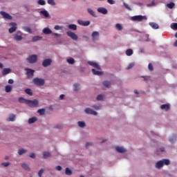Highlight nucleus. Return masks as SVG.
Segmentation results:
<instances>
[{
    "mask_svg": "<svg viewBox=\"0 0 177 177\" xmlns=\"http://www.w3.org/2000/svg\"><path fill=\"white\" fill-rule=\"evenodd\" d=\"M30 158H35V153H30Z\"/></svg>",
    "mask_w": 177,
    "mask_h": 177,
    "instance_id": "nucleus-60",
    "label": "nucleus"
},
{
    "mask_svg": "<svg viewBox=\"0 0 177 177\" xmlns=\"http://www.w3.org/2000/svg\"><path fill=\"white\" fill-rule=\"evenodd\" d=\"M167 8H169V9H174V8L175 7V3L173 2H171L167 4Z\"/></svg>",
    "mask_w": 177,
    "mask_h": 177,
    "instance_id": "nucleus-34",
    "label": "nucleus"
},
{
    "mask_svg": "<svg viewBox=\"0 0 177 177\" xmlns=\"http://www.w3.org/2000/svg\"><path fill=\"white\" fill-rule=\"evenodd\" d=\"M73 89L74 91H80V85L78 84H75L73 85Z\"/></svg>",
    "mask_w": 177,
    "mask_h": 177,
    "instance_id": "nucleus-46",
    "label": "nucleus"
},
{
    "mask_svg": "<svg viewBox=\"0 0 177 177\" xmlns=\"http://www.w3.org/2000/svg\"><path fill=\"white\" fill-rule=\"evenodd\" d=\"M27 101H28V100H26L24 97H19L18 100L19 103H26V104H27Z\"/></svg>",
    "mask_w": 177,
    "mask_h": 177,
    "instance_id": "nucleus-32",
    "label": "nucleus"
},
{
    "mask_svg": "<svg viewBox=\"0 0 177 177\" xmlns=\"http://www.w3.org/2000/svg\"><path fill=\"white\" fill-rule=\"evenodd\" d=\"M97 100H103V95H98L97 96Z\"/></svg>",
    "mask_w": 177,
    "mask_h": 177,
    "instance_id": "nucleus-53",
    "label": "nucleus"
},
{
    "mask_svg": "<svg viewBox=\"0 0 177 177\" xmlns=\"http://www.w3.org/2000/svg\"><path fill=\"white\" fill-rule=\"evenodd\" d=\"M10 26H12V27H11L10 29H9V32L10 34H12L13 32H15V31H16V30H17V24L15 22H11L10 23Z\"/></svg>",
    "mask_w": 177,
    "mask_h": 177,
    "instance_id": "nucleus-7",
    "label": "nucleus"
},
{
    "mask_svg": "<svg viewBox=\"0 0 177 177\" xmlns=\"http://www.w3.org/2000/svg\"><path fill=\"white\" fill-rule=\"evenodd\" d=\"M160 109L162 110H165L166 111H168V110H169V104H162L160 106Z\"/></svg>",
    "mask_w": 177,
    "mask_h": 177,
    "instance_id": "nucleus-19",
    "label": "nucleus"
},
{
    "mask_svg": "<svg viewBox=\"0 0 177 177\" xmlns=\"http://www.w3.org/2000/svg\"><path fill=\"white\" fill-rule=\"evenodd\" d=\"M91 71H92L93 74H94V75H103V72L96 71L95 68H93L91 70Z\"/></svg>",
    "mask_w": 177,
    "mask_h": 177,
    "instance_id": "nucleus-18",
    "label": "nucleus"
},
{
    "mask_svg": "<svg viewBox=\"0 0 177 177\" xmlns=\"http://www.w3.org/2000/svg\"><path fill=\"white\" fill-rule=\"evenodd\" d=\"M25 92L27 95H29L30 96H32V91L30 88L25 89Z\"/></svg>",
    "mask_w": 177,
    "mask_h": 177,
    "instance_id": "nucleus-35",
    "label": "nucleus"
},
{
    "mask_svg": "<svg viewBox=\"0 0 177 177\" xmlns=\"http://www.w3.org/2000/svg\"><path fill=\"white\" fill-rule=\"evenodd\" d=\"M14 82H15V81L13 80H12V79H10L8 80V84H14Z\"/></svg>",
    "mask_w": 177,
    "mask_h": 177,
    "instance_id": "nucleus-61",
    "label": "nucleus"
},
{
    "mask_svg": "<svg viewBox=\"0 0 177 177\" xmlns=\"http://www.w3.org/2000/svg\"><path fill=\"white\" fill-rule=\"evenodd\" d=\"M43 157H44V158H48L50 157V153L44 152Z\"/></svg>",
    "mask_w": 177,
    "mask_h": 177,
    "instance_id": "nucleus-39",
    "label": "nucleus"
},
{
    "mask_svg": "<svg viewBox=\"0 0 177 177\" xmlns=\"http://www.w3.org/2000/svg\"><path fill=\"white\" fill-rule=\"evenodd\" d=\"M133 21H143V20H147V17L143 15H136L131 17Z\"/></svg>",
    "mask_w": 177,
    "mask_h": 177,
    "instance_id": "nucleus-2",
    "label": "nucleus"
},
{
    "mask_svg": "<svg viewBox=\"0 0 177 177\" xmlns=\"http://www.w3.org/2000/svg\"><path fill=\"white\" fill-rule=\"evenodd\" d=\"M77 124H78V126L80 127V128H85V127H86V124L84 123V122H83V121H80V122H77Z\"/></svg>",
    "mask_w": 177,
    "mask_h": 177,
    "instance_id": "nucleus-31",
    "label": "nucleus"
},
{
    "mask_svg": "<svg viewBox=\"0 0 177 177\" xmlns=\"http://www.w3.org/2000/svg\"><path fill=\"white\" fill-rule=\"evenodd\" d=\"M103 85H104V86H106V88H110L111 83H110V82H109V81H104L103 82Z\"/></svg>",
    "mask_w": 177,
    "mask_h": 177,
    "instance_id": "nucleus-33",
    "label": "nucleus"
},
{
    "mask_svg": "<svg viewBox=\"0 0 177 177\" xmlns=\"http://www.w3.org/2000/svg\"><path fill=\"white\" fill-rule=\"evenodd\" d=\"M24 30L27 32H29V34H32V31L31 30V28H30L29 27H25Z\"/></svg>",
    "mask_w": 177,
    "mask_h": 177,
    "instance_id": "nucleus-47",
    "label": "nucleus"
},
{
    "mask_svg": "<svg viewBox=\"0 0 177 177\" xmlns=\"http://www.w3.org/2000/svg\"><path fill=\"white\" fill-rule=\"evenodd\" d=\"M37 3L44 6V5L46 4V2L45 1V0H38Z\"/></svg>",
    "mask_w": 177,
    "mask_h": 177,
    "instance_id": "nucleus-44",
    "label": "nucleus"
},
{
    "mask_svg": "<svg viewBox=\"0 0 177 177\" xmlns=\"http://www.w3.org/2000/svg\"><path fill=\"white\" fill-rule=\"evenodd\" d=\"M52 64V59H46L42 62L43 67H49Z\"/></svg>",
    "mask_w": 177,
    "mask_h": 177,
    "instance_id": "nucleus-9",
    "label": "nucleus"
},
{
    "mask_svg": "<svg viewBox=\"0 0 177 177\" xmlns=\"http://www.w3.org/2000/svg\"><path fill=\"white\" fill-rule=\"evenodd\" d=\"M33 83L37 86H43V85H45V80L35 77L33 79Z\"/></svg>",
    "mask_w": 177,
    "mask_h": 177,
    "instance_id": "nucleus-1",
    "label": "nucleus"
},
{
    "mask_svg": "<svg viewBox=\"0 0 177 177\" xmlns=\"http://www.w3.org/2000/svg\"><path fill=\"white\" fill-rule=\"evenodd\" d=\"M55 30H62V26H59V25H57L55 26Z\"/></svg>",
    "mask_w": 177,
    "mask_h": 177,
    "instance_id": "nucleus-57",
    "label": "nucleus"
},
{
    "mask_svg": "<svg viewBox=\"0 0 177 177\" xmlns=\"http://www.w3.org/2000/svg\"><path fill=\"white\" fill-rule=\"evenodd\" d=\"M68 28L70 30H73L74 31H75V30H77V25H75V24H70V25H68Z\"/></svg>",
    "mask_w": 177,
    "mask_h": 177,
    "instance_id": "nucleus-29",
    "label": "nucleus"
},
{
    "mask_svg": "<svg viewBox=\"0 0 177 177\" xmlns=\"http://www.w3.org/2000/svg\"><path fill=\"white\" fill-rule=\"evenodd\" d=\"M126 55L127 56H132L133 55V50L132 49H127L126 50Z\"/></svg>",
    "mask_w": 177,
    "mask_h": 177,
    "instance_id": "nucleus-27",
    "label": "nucleus"
},
{
    "mask_svg": "<svg viewBox=\"0 0 177 177\" xmlns=\"http://www.w3.org/2000/svg\"><path fill=\"white\" fill-rule=\"evenodd\" d=\"M40 39H42V37H41L39 36H35L32 37V42H35L37 41H40Z\"/></svg>",
    "mask_w": 177,
    "mask_h": 177,
    "instance_id": "nucleus-28",
    "label": "nucleus"
},
{
    "mask_svg": "<svg viewBox=\"0 0 177 177\" xmlns=\"http://www.w3.org/2000/svg\"><path fill=\"white\" fill-rule=\"evenodd\" d=\"M108 3H110V5H114L115 3V1L113 0H107Z\"/></svg>",
    "mask_w": 177,
    "mask_h": 177,
    "instance_id": "nucleus-55",
    "label": "nucleus"
},
{
    "mask_svg": "<svg viewBox=\"0 0 177 177\" xmlns=\"http://www.w3.org/2000/svg\"><path fill=\"white\" fill-rule=\"evenodd\" d=\"M91 36L93 41H97V39L99 38V32H93Z\"/></svg>",
    "mask_w": 177,
    "mask_h": 177,
    "instance_id": "nucleus-16",
    "label": "nucleus"
},
{
    "mask_svg": "<svg viewBox=\"0 0 177 177\" xmlns=\"http://www.w3.org/2000/svg\"><path fill=\"white\" fill-rule=\"evenodd\" d=\"M27 60L31 64L36 63L37 60H38V57L36 55H32L27 58Z\"/></svg>",
    "mask_w": 177,
    "mask_h": 177,
    "instance_id": "nucleus-4",
    "label": "nucleus"
},
{
    "mask_svg": "<svg viewBox=\"0 0 177 177\" xmlns=\"http://www.w3.org/2000/svg\"><path fill=\"white\" fill-rule=\"evenodd\" d=\"M8 122H13L14 121H16V115L11 113L8 118H7Z\"/></svg>",
    "mask_w": 177,
    "mask_h": 177,
    "instance_id": "nucleus-14",
    "label": "nucleus"
},
{
    "mask_svg": "<svg viewBox=\"0 0 177 177\" xmlns=\"http://www.w3.org/2000/svg\"><path fill=\"white\" fill-rule=\"evenodd\" d=\"M87 12L88 13H89V15L93 16V17H96V14L95 13V11H93L92 9L88 8Z\"/></svg>",
    "mask_w": 177,
    "mask_h": 177,
    "instance_id": "nucleus-22",
    "label": "nucleus"
},
{
    "mask_svg": "<svg viewBox=\"0 0 177 177\" xmlns=\"http://www.w3.org/2000/svg\"><path fill=\"white\" fill-rule=\"evenodd\" d=\"M37 113H39L40 115H44L45 114V109H39L37 111Z\"/></svg>",
    "mask_w": 177,
    "mask_h": 177,
    "instance_id": "nucleus-42",
    "label": "nucleus"
},
{
    "mask_svg": "<svg viewBox=\"0 0 177 177\" xmlns=\"http://www.w3.org/2000/svg\"><path fill=\"white\" fill-rule=\"evenodd\" d=\"M37 121V118H31L28 120V124H34Z\"/></svg>",
    "mask_w": 177,
    "mask_h": 177,
    "instance_id": "nucleus-37",
    "label": "nucleus"
},
{
    "mask_svg": "<svg viewBox=\"0 0 177 177\" xmlns=\"http://www.w3.org/2000/svg\"><path fill=\"white\" fill-rule=\"evenodd\" d=\"M57 128L58 129H61V128H63V126H62V125H60V124H58V125H57Z\"/></svg>",
    "mask_w": 177,
    "mask_h": 177,
    "instance_id": "nucleus-64",
    "label": "nucleus"
},
{
    "mask_svg": "<svg viewBox=\"0 0 177 177\" xmlns=\"http://www.w3.org/2000/svg\"><path fill=\"white\" fill-rule=\"evenodd\" d=\"M40 13L41 15H43L44 17H49V12H48V11L46 10H41Z\"/></svg>",
    "mask_w": 177,
    "mask_h": 177,
    "instance_id": "nucleus-26",
    "label": "nucleus"
},
{
    "mask_svg": "<svg viewBox=\"0 0 177 177\" xmlns=\"http://www.w3.org/2000/svg\"><path fill=\"white\" fill-rule=\"evenodd\" d=\"M26 104H28L30 107H38V104H39V102H38V100H28V101H26Z\"/></svg>",
    "mask_w": 177,
    "mask_h": 177,
    "instance_id": "nucleus-3",
    "label": "nucleus"
},
{
    "mask_svg": "<svg viewBox=\"0 0 177 177\" xmlns=\"http://www.w3.org/2000/svg\"><path fill=\"white\" fill-rule=\"evenodd\" d=\"M123 5H124V8H126V9H127V10H132L131 7H129V6L128 4H127L125 2L123 3Z\"/></svg>",
    "mask_w": 177,
    "mask_h": 177,
    "instance_id": "nucleus-48",
    "label": "nucleus"
},
{
    "mask_svg": "<svg viewBox=\"0 0 177 177\" xmlns=\"http://www.w3.org/2000/svg\"><path fill=\"white\" fill-rule=\"evenodd\" d=\"M44 171H45L44 169H41L38 172V175L39 177L42 176V174H44Z\"/></svg>",
    "mask_w": 177,
    "mask_h": 177,
    "instance_id": "nucleus-51",
    "label": "nucleus"
},
{
    "mask_svg": "<svg viewBox=\"0 0 177 177\" xmlns=\"http://www.w3.org/2000/svg\"><path fill=\"white\" fill-rule=\"evenodd\" d=\"M88 64H89V66H91L92 67H94V68H96L97 70H100V66H99V64H97V63L95 62L89 61L88 62Z\"/></svg>",
    "mask_w": 177,
    "mask_h": 177,
    "instance_id": "nucleus-11",
    "label": "nucleus"
},
{
    "mask_svg": "<svg viewBox=\"0 0 177 177\" xmlns=\"http://www.w3.org/2000/svg\"><path fill=\"white\" fill-rule=\"evenodd\" d=\"M47 3H48V5H51L52 6H55V5H56L55 0H48Z\"/></svg>",
    "mask_w": 177,
    "mask_h": 177,
    "instance_id": "nucleus-38",
    "label": "nucleus"
},
{
    "mask_svg": "<svg viewBox=\"0 0 177 177\" xmlns=\"http://www.w3.org/2000/svg\"><path fill=\"white\" fill-rule=\"evenodd\" d=\"M14 39L15 41H21V39H23V37L21 35H15Z\"/></svg>",
    "mask_w": 177,
    "mask_h": 177,
    "instance_id": "nucleus-25",
    "label": "nucleus"
},
{
    "mask_svg": "<svg viewBox=\"0 0 177 177\" xmlns=\"http://www.w3.org/2000/svg\"><path fill=\"white\" fill-rule=\"evenodd\" d=\"M43 32H44V34L49 35V34H52V30L48 28H45L43 30Z\"/></svg>",
    "mask_w": 177,
    "mask_h": 177,
    "instance_id": "nucleus-23",
    "label": "nucleus"
},
{
    "mask_svg": "<svg viewBox=\"0 0 177 177\" xmlns=\"http://www.w3.org/2000/svg\"><path fill=\"white\" fill-rule=\"evenodd\" d=\"M0 15H1V16H3L4 19H8V20H12V16H10L6 12L1 11L0 12Z\"/></svg>",
    "mask_w": 177,
    "mask_h": 177,
    "instance_id": "nucleus-12",
    "label": "nucleus"
},
{
    "mask_svg": "<svg viewBox=\"0 0 177 177\" xmlns=\"http://www.w3.org/2000/svg\"><path fill=\"white\" fill-rule=\"evenodd\" d=\"M59 99H61V100H63V99H64V94H62L59 95Z\"/></svg>",
    "mask_w": 177,
    "mask_h": 177,
    "instance_id": "nucleus-62",
    "label": "nucleus"
},
{
    "mask_svg": "<svg viewBox=\"0 0 177 177\" xmlns=\"http://www.w3.org/2000/svg\"><path fill=\"white\" fill-rule=\"evenodd\" d=\"M162 161L163 162V165H164V164H165V165H169V164H170V161H169V160H168V159H163V160H162Z\"/></svg>",
    "mask_w": 177,
    "mask_h": 177,
    "instance_id": "nucleus-41",
    "label": "nucleus"
},
{
    "mask_svg": "<svg viewBox=\"0 0 177 177\" xmlns=\"http://www.w3.org/2000/svg\"><path fill=\"white\" fill-rule=\"evenodd\" d=\"M65 174L66 175H71L73 172L71 171V170H70L68 167H66L65 170Z\"/></svg>",
    "mask_w": 177,
    "mask_h": 177,
    "instance_id": "nucleus-40",
    "label": "nucleus"
},
{
    "mask_svg": "<svg viewBox=\"0 0 177 177\" xmlns=\"http://www.w3.org/2000/svg\"><path fill=\"white\" fill-rule=\"evenodd\" d=\"M149 26H151V27L152 28H153L154 30H157V29H158V24H156V23H154V22H151V23H149Z\"/></svg>",
    "mask_w": 177,
    "mask_h": 177,
    "instance_id": "nucleus-21",
    "label": "nucleus"
},
{
    "mask_svg": "<svg viewBox=\"0 0 177 177\" xmlns=\"http://www.w3.org/2000/svg\"><path fill=\"white\" fill-rule=\"evenodd\" d=\"M97 10L98 13H102V15H107L108 13L107 9L103 7L98 8Z\"/></svg>",
    "mask_w": 177,
    "mask_h": 177,
    "instance_id": "nucleus-13",
    "label": "nucleus"
},
{
    "mask_svg": "<svg viewBox=\"0 0 177 177\" xmlns=\"http://www.w3.org/2000/svg\"><path fill=\"white\" fill-rule=\"evenodd\" d=\"M171 27L173 30H177V23H174L172 25H171Z\"/></svg>",
    "mask_w": 177,
    "mask_h": 177,
    "instance_id": "nucleus-50",
    "label": "nucleus"
},
{
    "mask_svg": "<svg viewBox=\"0 0 177 177\" xmlns=\"http://www.w3.org/2000/svg\"><path fill=\"white\" fill-rule=\"evenodd\" d=\"M21 167L24 169H26V171H30V167H28V165L26 163H22L21 164Z\"/></svg>",
    "mask_w": 177,
    "mask_h": 177,
    "instance_id": "nucleus-30",
    "label": "nucleus"
},
{
    "mask_svg": "<svg viewBox=\"0 0 177 177\" xmlns=\"http://www.w3.org/2000/svg\"><path fill=\"white\" fill-rule=\"evenodd\" d=\"M115 150L116 151H118V153H125V151H127V149H125L124 147H115Z\"/></svg>",
    "mask_w": 177,
    "mask_h": 177,
    "instance_id": "nucleus-17",
    "label": "nucleus"
},
{
    "mask_svg": "<svg viewBox=\"0 0 177 177\" xmlns=\"http://www.w3.org/2000/svg\"><path fill=\"white\" fill-rule=\"evenodd\" d=\"M26 151H27L24 149H19L18 154H19V156H22V154H24V153H26Z\"/></svg>",
    "mask_w": 177,
    "mask_h": 177,
    "instance_id": "nucleus-43",
    "label": "nucleus"
},
{
    "mask_svg": "<svg viewBox=\"0 0 177 177\" xmlns=\"http://www.w3.org/2000/svg\"><path fill=\"white\" fill-rule=\"evenodd\" d=\"M115 28L116 30H118V31H122V26L120 24H117L115 25Z\"/></svg>",
    "mask_w": 177,
    "mask_h": 177,
    "instance_id": "nucleus-36",
    "label": "nucleus"
},
{
    "mask_svg": "<svg viewBox=\"0 0 177 177\" xmlns=\"http://www.w3.org/2000/svg\"><path fill=\"white\" fill-rule=\"evenodd\" d=\"M2 165H3V167H9V165H10V162H3Z\"/></svg>",
    "mask_w": 177,
    "mask_h": 177,
    "instance_id": "nucleus-56",
    "label": "nucleus"
},
{
    "mask_svg": "<svg viewBox=\"0 0 177 177\" xmlns=\"http://www.w3.org/2000/svg\"><path fill=\"white\" fill-rule=\"evenodd\" d=\"M66 34H67L68 37H70V38H71L74 41H77V39H78V35H77L75 33H74L71 31H68L66 32Z\"/></svg>",
    "mask_w": 177,
    "mask_h": 177,
    "instance_id": "nucleus-6",
    "label": "nucleus"
},
{
    "mask_svg": "<svg viewBox=\"0 0 177 177\" xmlns=\"http://www.w3.org/2000/svg\"><path fill=\"white\" fill-rule=\"evenodd\" d=\"M78 24L80 26H83V27H87V26H89L91 24V21H82L81 19L77 20Z\"/></svg>",
    "mask_w": 177,
    "mask_h": 177,
    "instance_id": "nucleus-8",
    "label": "nucleus"
},
{
    "mask_svg": "<svg viewBox=\"0 0 177 177\" xmlns=\"http://www.w3.org/2000/svg\"><path fill=\"white\" fill-rule=\"evenodd\" d=\"M93 108L95 110H100V109H102V106L100 105H93Z\"/></svg>",
    "mask_w": 177,
    "mask_h": 177,
    "instance_id": "nucleus-49",
    "label": "nucleus"
},
{
    "mask_svg": "<svg viewBox=\"0 0 177 177\" xmlns=\"http://www.w3.org/2000/svg\"><path fill=\"white\" fill-rule=\"evenodd\" d=\"M89 146H92V142H87V143L86 144V149H88V147H89Z\"/></svg>",
    "mask_w": 177,
    "mask_h": 177,
    "instance_id": "nucleus-59",
    "label": "nucleus"
},
{
    "mask_svg": "<svg viewBox=\"0 0 177 177\" xmlns=\"http://www.w3.org/2000/svg\"><path fill=\"white\" fill-rule=\"evenodd\" d=\"M25 71H26V75H28V78H32V77H34V73H35V71L26 68Z\"/></svg>",
    "mask_w": 177,
    "mask_h": 177,
    "instance_id": "nucleus-5",
    "label": "nucleus"
},
{
    "mask_svg": "<svg viewBox=\"0 0 177 177\" xmlns=\"http://www.w3.org/2000/svg\"><path fill=\"white\" fill-rule=\"evenodd\" d=\"M148 68L149 71H153V70H154V68H153V65L151 64H149Z\"/></svg>",
    "mask_w": 177,
    "mask_h": 177,
    "instance_id": "nucleus-52",
    "label": "nucleus"
},
{
    "mask_svg": "<svg viewBox=\"0 0 177 177\" xmlns=\"http://www.w3.org/2000/svg\"><path fill=\"white\" fill-rule=\"evenodd\" d=\"M11 70L9 68H4L3 70L2 74L3 75H6V74H9L10 73Z\"/></svg>",
    "mask_w": 177,
    "mask_h": 177,
    "instance_id": "nucleus-24",
    "label": "nucleus"
},
{
    "mask_svg": "<svg viewBox=\"0 0 177 177\" xmlns=\"http://www.w3.org/2000/svg\"><path fill=\"white\" fill-rule=\"evenodd\" d=\"M133 66H135L134 64H129V65L128 66V67L127 68V70H130V68H132V67H133Z\"/></svg>",
    "mask_w": 177,
    "mask_h": 177,
    "instance_id": "nucleus-54",
    "label": "nucleus"
},
{
    "mask_svg": "<svg viewBox=\"0 0 177 177\" xmlns=\"http://www.w3.org/2000/svg\"><path fill=\"white\" fill-rule=\"evenodd\" d=\"M147 6H154V1H153L151 3L147 4Z\"/></svg>",
    "mask_w": 177,
    "mask_h": 177,
    "instance_id": "nucleus-63",
    "label": "nucleus"
},
{
    "mask_svg": "<svg viewBox=\"0 0 177 177\" xmlns=\"http://www.w3.org/2000/svg\"><path fill=\"white\" fill-rule=\"evenodd\" d=\"M86 114H91L92 115H97V112L93 111L91 108H86L85 109Z\"/></svg>",
    "mask_w": 177,
    "mask_h": 177,
    "instance_id": "nucleus-10",
    "label": "nucleus"
},
{
    "mask_svg": "<svg viewBox=\"0 0 177 177\" xmlns=\"http://www.w3.org/2000/svg\"><path fill=\"white\" fill-rule=\"evenodd\" d=\"M55 169H56L57 171H62V166H57V167H55Z\"/></svg>",
    "mask_w": 177,
    "mask_h": 177,
    "instance_id": "nucleus-58",
    "label": "nucleus"
},
{
    "mask_svg": "<svg viewBox=\"0 0 177 177\" xmlns=\"http://www.w3.org/2000/svg\"><path fill=\"white\" fill-rule=\"evenodd\" d=\"M13 89V86L10 85H7L5 87V91L7 93H9V92H12V90Z\"/></svg>",
    "mask_w": 177,
    "mask_h": 177,
    "instance_id": "nucleus-20",
    "label": "nucleus"
},
{
    "mask_svg": "<svg viewBox=\"0 0 177 177\" xmlns=\"http://www.w3.org/2000/svg\"><path fill=\"white\" fill-rule=\"evenodd\" d=\"M164 167V162L162 160H159L158 162H156V168L158 169H160Z\"/></svg>",
    "mask_w": 177,
    "mask_h": 177,
    "instance_id": "nucleus-15",
    "label": "nucleus"
},
{
    "mask_svg": "<svg viewBox=\"0 0 177 177\" xmlns=\"http://www.w3.org/2000/svg\"><path fill=\"white\" fill-rule=\"evenodd\" d=\"M67 62L69 63V64H74V63H75V60H74L73 58L68 59Z\"/></svg>",
    "mask_w": 177,
    "mask_h": 177,
    "instance_id": "nucleus-45",
    "label": "nucleus"
}]
</instances>
